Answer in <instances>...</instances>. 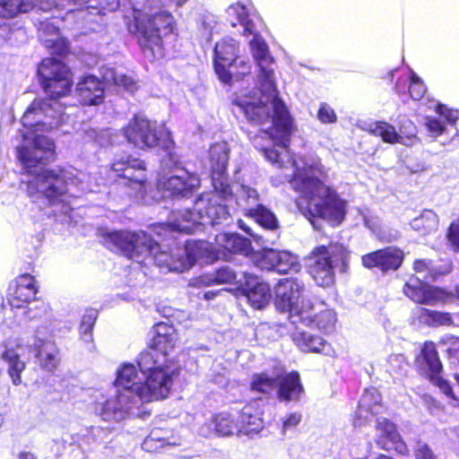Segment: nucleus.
Wrapping results in <instances>:
<instances>
[{"label":"nucleus","mask_w":459,"mask_h":459,"mask_svg":"<svg viewBox=\"0 0 459 459\" xmlns=\"http://www.w3.org/2000/svg\"><path fill=\"white\" fill-rule=\"evenodd\" d=\"M228 18L233 27L238 22L243 28V34L254 35L250 41L253 57L259 67V95L239 97L235 105L244 113L251 123L270 126L263 129L262 135L255 137L254 145L260 149L264 158L278 168H284L291 163L294 167L293 178L290 180L291 187L303 197L321 201H339L335 190L323 184L316 173L322 172V167L316 160L310 162L304 159L292 160L288 151L291 122L283 102L278 98L274 73L271 65L273 58L263 38L256 34L251 14L247 7L239 3L227 9Z\"/></svg>","instance_id":"obj_1"},{"label":"nucleus","mask_w":459,"mask_h":459,"mask_svg":"<svg viewBox=\"0 0 459 459\" xmlns=\"http://www.w3.org/2000/svg\"><path fill=\"white\" fill-rule=\"evenodd\" d=\"M171 368L163 356L143 351L137 365L124 363L116 372L114 396L98 401L94 411L105 421L119 422L128 417L144 419L150 412L145 404L166 398L171 389Z\"/></svg>","instance_id":"obj_2"},{"label":"nucleus","mask_w":459,"mask_h":459,"mask_svg":"<svg viewBox=\"0 0 459 459\" xmlns=\"http://www.w3.org/2000/svg\"><path fill=\"white\" fill-rule=\"evenodd\" d=\"M55 145L48 137L36 134L30 145L17 148V158L26 173L33 178L22 181L29 197L48 198L54 201L76 188L81 192H97L100 183L91 174L74 168L48 170L40 166L54 157Z\"/></svg>","instance_id":"obj_3"},{"label":"nucleus","mask_w":459,"mask_h":459,"mask_svg":"<svg viewBox=\"0 0 459 459\" xmlns=\"http://www.w3.org/2000/svg\"><path fill=\"white\" fill-rule=\"evenodd\" d=\"M100 234L108 248L120 250L129 259L138 263L152 257L159 267L169 272H184L200 260L210 263L226 255L215 251L206 241H188L184 249L178 248L175 253L169 254L159 251L157 242L142 230L131 232L102 230Z\"/></svg>","instance_id":"obj_4"},{"label":"nucleus","mask_w":459,"mask_h":459,"mask_svg":"<svg viewBox=\"0 0 459 459\" xmlns=\"http://www.w3.org/2000/svg\"><path fill=\"white\" fill-rule=\"evenodd\" d=\"M127 30L135 35L146 58L163 56L162 38L175 30L173 15L166 10L142 11L138 7L125 15Z\"/></svg>","instance_id":"obj_5"},{"label":"nucleus","mask_w":459,"mask_h":459,"mask_svg":"<svg viewBox=\"0 0 459 459\" xmlns=\"http://www.w3.org/2000/svg\"><path fill=\"white\" fill-rule=\"evenodd\" d=\"M264 428L259 413L251 405H246L240 412H221L212 417L209 422L200 426L198 434L208 437L212 434L220 437H252Z\"/></svg>","instance_id":"obj_6"},{"label":"nucleus","mask_w":459,"mask_h":459,"mask_svg":"<svg viewBox=\"0 0 459 459\" xmlns=\"http://www.w3.org/2000/svg\"><path fill=\"white\" fill-rule=\"evenodd\" d=\"M305 284L299 278H284L275 287V305L281 312H288L293 325L298 319L310 322V310L314 303L304 298Z\"/></svg>","instance_id":"obj_7"},{"label":"nucleus","mask_w":459,"mask_h":459,"mask_svg":"<svg viewBox=\"0 0 459 459\" xmlns=\"http://www.w3.org/2000/svg\"><path fill=\"white\" fill-rule=\"evenodd\" d=\"M127 141L140 149H151L161 146L168 149L170 144V135L164 126L137 115L124 129Z\"/></svg>","instance_id":"obj_8"},{"label":"nucleus","mask_w":459,"mask_h":459,"mask_svg":"<svg viewBox=\"0 0 459 459\" xmlns=\"http://www.w3.org/2000/svg\"><path fill=\"white\" fill-rule=\"evenodd\" d=\"M312 259L311 276L317 285L328 287L334 282V268L345 265L348 251L342 245L320 246L313 251Z\"/></svg>","instance_id":"obj_9"},{"label":"nucleus","mask_w":459,"mask_h":459,"mask_svg":"<svg viewBox=\"0 0 459 459\" xmlns=\"http://www.w3.org/2000/svg\"><path fill=\"white\" fill-rule=\"evenodd\" d=\"M59 103L51 100H35L22 117L24 127L37 132H47L57 127L62 121Z\"/></svg>","instance_id":"obj_10"},{"label":"nucleus","mask_w":459,"mask_h":459,"mask_svg":"<svg viewBox=\"0 0 459 459\" xmlns=\"http://www.w3.org/2000/svg\"><path fill=\"white\" fill-rule=\"evenodd\" d=\"M45 91L52 99L66 95L72 86L69 68L60 60L45 58L38 68Z\"/></svg>","instance_id":"obj_11"},{"label":"nucleus","mask_w":459,"mask_h":459,"mask_svg":"<svg viewBox=\"0 0 459 459\" xmlns=\"http://www.w3.org/2000/svg\"><path fill=\"white\" fill-rule=\"evenodd\" d=\"M66 4L79 6V10L84 13V8L90 13V9H98L92 4V0H0V17L12 18L21 13H27L36 6L43 11L52 7L63 8Z\"/></svg>","instance_id":"obj_12"},{"label":"nucleus","mask_w":459,"mask_h":459,"mask_svg":"<svg viewBox=\"0 0 459 459\" xmlns=\"http://www.w3.org/2000/svg\"><path fill=\"white\" fill-rule=\"evenodd\" d=\"M111 172L119 184L141 190L146 182V167L143 160L127 154L116 155L110 164Z\"/></svg>","instance_id":"obj_13"},{"label":"nucleus","mask_w":459,"mask_h":459,"mask_svg":"<svg viewBox=\"0 0 459 459\" xmlns=\"http://www.w3.org/2000/svg\"><path fill=\"white\" fill-rule=\"evenodd\" d=\"M230 152L228 143L225 142L216 143L209 150V167L212 186L219 194V197L222 199H227L231 195L227 178Z\"/></svg>","instance_id":"obj_14"},{"label":"nucleus","mask_w":459,"mask_h":459,"mask_svg":"<svg viewBox=\"0 0 459 459\" xmlns=\"http://www.w3.org/2000/svg\"><path fill=\"white\" fill-rule=\"evenodd\" d=\"M416 361L433 385H437L445 395L457 401L449 382L440 375L443 367L434 342H426L423 344Z\"/></svg>","instance_id":"obj_15"},{"label":"nucleus","mask_w":459,"mask_h":459,"mask_svg":"<svg viewBox=\"0 0 459 459\" xmlns=\"http://www.w3.org/2000/svg\"><path fill=\"white\" fill-rule=\"evenodd\" d=\"M198 186L199 178L195 174L177 166L168 178L160 179L159 182V188L164 198L188 199Z\"/></svg>","instance_id":"obj_16"},{"label":"nucleus","mask_w":459,"mask_h":459,"mask_svg":"<svg viewBox=\"0 0 459 459\" xmlns=\"http://www.w3.org/2000/svg\"><path fill=\"white\" fill-rule=\"evenodd\" d=\"M299 211L306 217L315 229H320L319 220H324L333 226L339 225L345 215V203H296Z\"/></svg>","instance_id":"obj_17"},{"label":"nucleus","mask_w":459,"mask_h":459,"mask_svg":"<svg viewBox=\"0 0 459 459\" xmlns=\"http://www.w3.org/2000/svg\"><path fill=\"white\" fill-rule=\"evenodd\" d=\"M178 340L176 329L165 323H160L154 327V335L152 341V347L147 351H155L163 356L166 360V368L172 370L171 381L178 376V368L176 364L169 359V352L174 349Z\"/></svg>","instance_id":"obj_18"},{"label":"nucleus","mask_w":459,"mask_h":459,"mask_svg":"<svg viewBox=\"0 0 459 459\" xmlns=\"http://www.w3.org/2000/svg\"><path fill=\"white\" fill-rule=\"evenodd\" d=\"M238 44L232 38H225L217 42L214 47V70L219 79L223 83H229L231 81L232 74L229 68L237 63V53Z\"/></svg>","instance_id":"obj_19"},{"label":"nucleus","mask_w":459,"mask_h":459,"mask_svg":"<svg viewBox=\"0 0 459 459\" xmlns=\"http://www.w3.org/2000/svg\"><path fill=\"white\" fill-rule=\"evenodd\" d=\"M426 281L419 276L411 277L404 286L405 295L416 303L428 305H435L449 299L448 293L441 289L428 285Z\"/></svg>","instance_id":"obj_20"},{"label":"nucleus","mask_w":459,"mask_h":459,"mask_svg":"<svg viewBox=\"0 0 459 459\" xmlns=\"http://www.w3.org/2000/svg\"><path fill=\"white\" fill-rule=\"evenodd\" d=\"M243 279L244 281H239L240 288L249 304L255 309H262L266 307L272 298L269 284L247 273H243Z\"/></svg>","instance_id":"obj_21"},{"label":"nucleus","mask_w":459,"mask_h":459,"mask_svg":"<svg viewBox=\"0 0 459 459\" xmlns=\"http://www.w3.org/2000/svg\"><path fill=\"white\" fill-rule=\"evenodd\" d=\"M37 292L38 288L33 276L28 273L22 274L9 286L10 305L13 307H22L24 304L34 300Z\"/></svg>","instance_id":"obj_22"},{"label":"nucleus","mask_w":459,"mask_h":459,"mask_svg":"<svg viewBox=\"0 0 459 459\" xmlns=\"http://www.w3.org/2000/svg\"><path fill=\"white\" fill-rule=\"evenodd\" d=\"M376 443L384 450L394 449L401 455L408 453V448L402 440L396 426L385 418H380L377 421Z\"/></svg>","instance_id":"obj_23"},{"label":"nucleus","mask_w":459,"mask_h":459,"mask_svg":"<svg viewBox=\"0 0 459 459\" xmlns=\"http://www.w3.org/2000/svg\"><path fill=\"white\" fill-rule=\"evenodd\" d=\"M403 252L397 248L387 247L362 256V264L367 268L377 267L383 272L396 270L402 264Z\"/></svg>","instance_id":"obj_24"},{"label":"nucleus","mask_w":459,"mask_h":459,"mask_svg":"<svg viewBox=\"0 0 459 459\" xmlns=\"http://www.w3.org/2000/svg\"><path fill=\"white\" fill-rule=\"evenodd\" d=\"M304 394V388L298 372L278 374L277 395L283 402H298Z\"/></svg>","instance_id":"obj_25"},{"label":"nucleus","mask_w":459,"mask_h":459,"mask_svg":"<svg viewBox=\"0 0 459 459\" xmlns=\"http://www.w3.org/2000/svg\"><path fill=\"white\" fill-rule=\"evenodd\" d=\"M33 346L40 367L47 371H54L60 362L59 351L56 344L50 340L41 338L37 333Z\"/></svg>","instance_id":"obj_26"},{"label":"nucleus","mask_w":459,"mask_h":459,"mask_svg":"<svg viewBox=\"0 0 459 459\" xmlns=\"http://www.w3.org/2000/svg\"><path fill=\"white\" fill-rule=\"evenodd\" d=\"M336 314L323 302L314 304V308L310 310V322L305 319H298V324L301 323L312 328H317L324 332L333 330L336 323Z\"/></svg>","instance_id":"obj_27"},{"label":"nucleus","mask_w":459,"mask_h":459,"mask_svg":"<svg viewBox=\"0 0 459 459\" xmlns=\"http://www.w3.org/2000/svg\"><path fill=\"white\" fill-rule=\"evenodd\" d=\"M39 32L40 40L46 48H52L53 53L65 56L68 52V42L60 36L58 27L54 22H41Z\"/></svg>","instance_id":"obj_28"},{"label":"nucleus","mask_w":459,"mask_h":459,"mask_svg":"<svg viewBox=\"0 0 459 459\" xmlns=\"http://www.w3.org/2000/svg\"><path fill=\"white\" fill-rule=\"evenodd\" d=\"M77 92L83 105H98L104 96V85L96 76L87 75L77 85Z\"/></svg>","instance_id":"obj_29"},{"label":"nucleus","mask_w":459,"mask_h":459,"mask_svg":"<svg viewBox=\"0 0 459 459\" xmlns=\"http://www.w3.org/2000/svg\"><path fill=\"white\" fill-rule=\"evenodd\" d=\"M239 281H244L243 277L237 280L236 273L230 267H222L212 273L203 274L197 278L192 279L189 286L195 288L209 287L213 284H228L237 283L240 286Z\"/></svg>","instance_id":"obj_30"},{"label":"nucleus","mask_w":459,"mask_h":459,"mask_svg":"<svg viewBox=\"0 0 459 459\" xmlns=\"http://www.w3.org/2000/svg\"><path fill=\"white\" fill-rule=\"evenodd\" d=\"M182 444L183 440L181 437H169L168 436V431L160 429H154L143 440L142 446L145 451L153 453L167 446H179Z\"/></svg>","instance_id":"obj_31"},{"label":"nucleus","mask_w":459,"mask_h":459,"mask_svg":"<svg viewBox=\"0 0 459 459\" xmlns=\"http://www.w3.org/2000/svg\"><path fill=\"white\" fill-rule=\"evenodd\" d=\"M381 395L377 389L371 387L365 390L357 411L358 420L355 425H361L363 422L359 421L361 419L368 420V414H377L380 412Z\"/></svg>","instance_id":"obj_32"},{"label":"nucleus","mask_w":459,"mask_h":459,"mask_svg":"<svg viewBox=\"0 0 459 459\" xmlns=\"http://www.w3.org/2000/svg\"><path fill=\"white\" fill-rule=\"evenodd\" d=\"M217 246L230 253L247 255L251 250L249 239L235 233H220L215 237Z\"/></svg>","instance_id":"obj_33"},{"label":"nucleus","mask_w":459,"mask_h":459,"mask_svg":"<svg viewBox=\"0 0 459 459\" xmlns=\"http://www.w3.org/2000/svg\"><path fill=\"white\" fill-rule=\"evenodd\" d=\"M292 341L306 352H325L329 348L328 343L320 336L299 330L292 334Z\"/></svg>","instance_id":"obj_34"},{"label":"nucleus","mask_w":459,"mask_h":459,"mask_svg":"<svg viewBox=\"0 0 459 459\" xmlns=\"http://www.w3.org/2000/svg\"><path fill=\"white\" fill-rule=\"evenodd\" d=\"M371 134L381 137L385 143L391 144L401 143L402 136L395 127L387 122L377 121L367 125L366 128Z\"/></svg>","instance_id":"obj_35"},{"label":"nucleus","mask_w":459,"mask_h":459,"mask_svg":"<svg viewBox=\"0 0 459 459\" xmlns=\"http://www.w3.org/2000/svg\"><path fill=\"white\" fill-rule=\"evenodd\" d=\"M3 359L8 363V374L14 385L22 383L21 374L25 369V363L20 359L19 355L13 350H6L2 354Z\"/></svg>","instance_id":"obj_36"},{"label":"nucleus","mask_w":459,"mask_h":459,"mask_svg":"<svg viewBox=\"0 0 459 459\" xmlns=\"http://www.w3.org/2000/svg\"><path fill=\"white\" fill-rule=\"evenodd\" d=\"M413 269L424 281L435 280L437 276L446 273L450 271V264H446L441 269L433 265L432 261L419 259L414 262Z\"/></svg>","instance_id":"obj_37"},{"label":"nucleus","mask_w":459,"mask_h":459,"mask_svg":"<svg viewBox=\"0 0 459 459\" xmlns=\"http://www.w3.org/2000/svg\"><path fill=\"white\" fill-rule=\"evenodd\" d=\"M417 314L420 322L429 326L450 325L453 324V320L449 313L420 307L417 309Z\"/></svg>","instance_id":"obj_38"},{"label":"nucleus","mask_w":459,"mask_h":459,"mask_svg":"<svg viewBox=\"0 0 459 459\" xmlns=\"http://www.w3.org/2000/svg\"><path fill=\"white\" fill-rule=\"evenodd\" d=\"M278 374L269 375L268 373L255 374L251 381V388L253 391L269 394L273 390H277Z\"/></svg>","instance_id":"obj_39"},{"label":"nucleus","mask_w":459,"mask_h":459,"mask_svg":"<svg viewBox=\"0 0 459 459\" xmlns=\"http://www.w3.org/2000/svg\"><path fill=\"white\" fill-rule=\"evenodd\" d=\"M276 256L274 271L279 273L298 272L301 268L298 257L290 252L277 250Z\"/></svg>","instance_id":"obj_40"},{"label":"nucleus","mask_w":459,"mask_h":459,"mask_svg":"<svg viewBox=\"0 0 459 459\" xmlns=\"http://www.w3.org/2000/svg\"><path fill=\"white\" fill-rule=\"evenodd\" d=\"M411 226L421 234L431 233L437 230L438 219L434 212L425 211L420 216L412 220Z\"/></svg>","instance_id":"obj_41"},{"label":"nucleus","mask_w":459,"mask_h":459,"mask_svg":"<svg viewBox=\"0 0 459 459\" xmlns=\"http://www.w3.org/2000/svg\"><path fill=\"white\" fill-rule=\"evenodd\" d=\"M247 216L267 229H274L277 224V221L273 213L264 207L261 204H257L255 209H250Z\"/></svg>","instance_id":"obj_42"},{"label":"nucleus","mask_w":459,"mask_h":459,"mask_svg":"<svg viewBox=\"0 0 459 459\" xmlns=\"http://www.w3.org/2000/svg\"><path fill=\"white\" fill-rule=\"evenodd\" d=\"M102 77L105 82L113 83L130 91H133L135 88L132 78L124 74L118 73L113 68H104Z\"/></svg>","instance_id":"obj_43"},{"label":"nucleus","mask_w":459,"mask_h":459,"mask_svg":"<svg viewBox=\"0 0 459 459\" xmlns=\"http://www.w3.org/2000/svg\"><path fill=\"white\" fill-rule=\"evenodd\" d=\"M100 429L99 428H91L86 430V433L78 437V439L75 441L78 445L72 448L71 456L74 459H85L86 455L83 451L84 445H90L96 441V436L100 433Z\"/></svg>","instance_id":"obj_44"},{"label":"nucleus","mask_w":459,"mask_h":459,"mask_svg":"<svg viewBox=\"0 0 459 459\" xmlns=\"http://www.w3.org/2000/svg\"><path fill=\"white\" fill-rule=\"evenodd\" d=\"M399 134L402 136V144L411 146L417 141L416 127L414 124L405 117H399Z\"/></svg>","instance_id":"obj_45"},{"label":"nucleus","mask_w":459,"mask_h":459,"mask_svg":"<svg viewBox=\"0 0 459 459\" xmlns=\"http://www.w3.org/2000/svg\"><path fill=\"white\" fill-rule=\"evenodd\" d=\"M277 250L264 249L253 255V263L261 270L274 271Z\"/></svg>","instance_id":"obj_46"},{"label":"nucleus","mask_w":459,"mask_h":459,"mask_svg":"<svg viewBox=\"0 0 459 459\" xmlns=\"http://www.w3.org/2000/svg\"><path fill=\"white\" fill-rule=\"evenodd\" d=\"M97 316L98 312L93 308L87 309L82 316L80 325V333L85 342H91L92 341L91 330L94 326Z\"/></svg>","instance_id":"obj_47"},{"label":"nucleus","mask_w":459,"mask_h":459,"mask_svg":"<svg viewBox=\"0 0 459 459\" xmlns=\"http://www.w3.org/2000/svg\"><path fill=\"white\" fill-rule=\"evenodd\" d=\"M206 213L212 225L221 223V221H225L229 217V212L226 205L221 203H208L206 207Z\"/></svg>","instance_id":"obj_48"},{"label":"nucleus","mask_w":459,"mask_h":459,"mask_svg":"<svg viewBox=\"0 0 459 459\" xmlns=\"http://www.w3.org/2000/svg\"><path fill=\"white\" fill-rule=\"evenodd\" d=\"M442 342L447 346L446 352L450 367L459 369V338L455 336H446Z\"/></svg>","instance_id":"obj_49"},{"label":"nucleus","mask_w":459,"mask_h":459,"mask_svg":"<svg viewBox=\"0 0 459 459\" xmlns=\"http://www.w3.org/2000/svg\"><path fill=\"white\" fill-rule=\"evenodd\" d=\"M426 90L427 89L423 82L414 73H412L409 86L411 97L415 100H420L424 96Z\"/></svg>","instance_id":"obj_50"},{"label":"nucleus","mask_w":459,"mask_h":459,"mask_svg":"<svg viewBox=\"0 0 459 459\" xmlns=\"http://www.w3.org/2000/svg\"><path fill=\"white\" fill-rule=\"evenodd\" d=\"M170 3L171 0H143V2L137 0L133 4L132 10L134 7H138L142 11L163 10L162 7L169 5Z\"/></svg>","instance_id":"obj_51"},{"label":"nucleus","mask_w":459,"mask_h":459,"mask_svg":"<svg viewBox=\"0 0 459 459\" xmlns=\"http://www.w3.org/2000/svg\"><path fill=\"white\" fill-rule=\"evenodd\" d=\"M92 4L98 9H90V13L102 14L105 11L113 12L117 10L119 2L118 0H92Z\"/></svg>","instance_id":"obj_52"},{"label":"nucleus","mask_w":459,"mask_h":459,"mask_svg":"<svg viewBox=\"0 0 459 459\" xmlns=\"http://www.w3.org/2000/svg\"><path fill=\"white\" fill-rule=\"evenodd\" d=\"M301 418V414L298 412H293L287 415L282 421V436H287L289 430L295 429L300 423Z\"/></svg>","instance_id":"obj_53"},{"label":"nucleus","mask_w":459,"mask_h":459,"mask_svg":"<svg viewBox=\"0 0 459 459\" xmlns=\"http://www.w3.org/2000/svg\"><path fill=\"white\" fill-rule=\"evenodd\" d=\"M317 116L323 123H334L337 119L334 110L326 104L321 105Z\"/></svg>","instance_id":"obj_54"},{"label":"nucleus","mask_w":459,"mask_h":459,"mask_svg":"<svg viewBox=\"0 0 459 459\" xmlns=\"http://www.w3.org/2000/svg\"><path fill=\"white\" fill-rule=\"evenodd\" d=\"M447 237L452 246L459 250V219L451 224Z\"/></svg>","instance_id":"obj_55"},{"label":"nucleus","mask_w":459,"mask_h":459,"mask_svg":"<svg viewBox=\"0 0 459 459\" xmlns=\"http://www.w3.org/2000/svg\"><path fill=\"white\" fill-rule=\"evenodd\" d=\"M239 196H240V198L247 199V200H248V199L255 200L259 197V195L255 188L242 185V186H240V189H239Z\"/></svg>","instance_id":"obj_56"},{"label":"nucleus","mask_w":459,"mask_h":459,"mask_svg":"<svg viewBox=\"0 0 459 459\" xmlns=\"http://www.w3.org/2000/svg\"><path fill=\"white\" fill-rule=\"evenodd\" d=\"M437 112L440 115L444 116L446 118V120L451 123L455 122L458 117L457 112L448 110L445 106L442 105H439L437 107Z\"/></svg>","instance_id":"obj_57"},{"label":"nucleus","mask_w":459,"mask_h":459,"mask_svg":"<svg viewBox=\"0 0 459 459\" xmlns=\"http://www.w3.org/2000/svg\"><path fill=\"white\" fill-rule=\"evenodd\" d=\"M426 126L430 132L436 134H440L444 130L443 124L437 119H429Z\"/></svg>","instance_id":"obj_58"},{"label":"nucleus","mask_w":459,"mask_h":459,"mask_svg":"<svg viewBox=\"0 0 459 459\" xmlns=\"http://www.w3.org/2000/svg\"><path fill=\"white\" fill-rule=\"evenodd\" d=\"M233 65H235L238 69H240L239 74L241 75L248 74L251 72V65L249 64V62L244 60L238 61L237 59V63H233Z\"/></svg>","instance_id":"obj_59"},{"label":"nucleus","mask_w":459,"mask_h":459,"mask_svg":"<svg viewBox=\"0 0 459 459\" xmlns=\"http://www.w3.org/2000/svg\"><path fill=\"white\" fill-rule=\"evenodd\" d=\"M222 290H226L225 289H221L219 291L215 292V291H206L204 295V298L206 299V300H211V299H213L217 294Z\"/></svg>","instance_id":"obj_60"},{"label":"nucleus","mask_w":459,"mask_h":459,"mask_svg":"<svg viewBox=\"0 0 459 459\" xmlns=\"http://www.w3.org/2000/svg\"><path fill=\"white\" fill-rule=\"evenodd\" d=\"M171 227L173 230H178V231H187L189 230L188 226H181L179 224L172 223Z\"/></svg>","instance_id":"obj_61"},{"label":"nucleus","mask_w":459,"mask_h":459,"mask_svg":"<svg viewBox=\"0 0 459 459\" xmlns=\"http://www.w3.org/2000/svg\"><path fill=\"white\" fill-rule=\"evenodd\" d=\"M238 226L240 229H242L244 231H246L247 233H248L249 235L253 236V233L250 230V228L247 227L246 224L243 222V221L239 220L238 221Z\"/></svg>","instance_id":"obj_62"},{"label":"nucleus","mask_w":459,"mask_h":459,"mask_svg":"<svg viewBox=\"0 0 459 459\" xmlns=\"http://www.w3.org/2000/svg\"><path fill=\"white\" fill-rule=\"evenodd\" d=\"M267 329H269V326L266 324H262L258 326V328L256 330V334L261 335Z\"/></svg>","instance_id":"obj_63"},{"label":"nucleus","mask_w":459,"mask_h":459,"mask_svg":"<svg viewBox=\"0 0 459 459\" xmlns=\"http://www.w3.org/2000/svg\"><path fill=\"white\" fill-rule=\"evenodd\" d=\"M20 459H37L32 454L22 453L20 455Z\"/></svg>","instance_id":"obj_64"}]
</instances>
